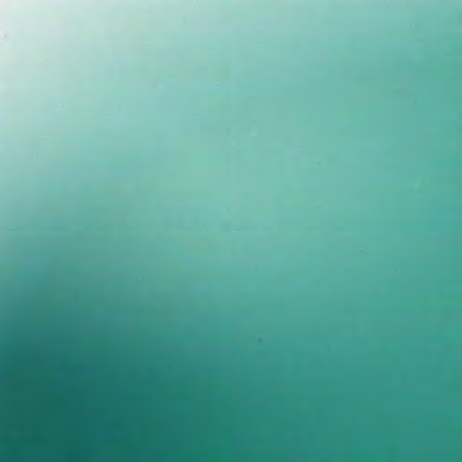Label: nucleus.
<instances>
[{"label": "nucleus", "mask_w": 462, "mask_h": 462, "mask_svg": "<svg viewBox=\"0 0 462 462\" xmlns=\"http://www.w3.org/2000/svg\"><path fill=\"white\" fill-rule=\"evenodd\" d=\"M232 363L236 364V365H248L251 362L246 359H244V358H233Z\"/></svg>", "instance_id": "f257e3e1"}]
</instances>
